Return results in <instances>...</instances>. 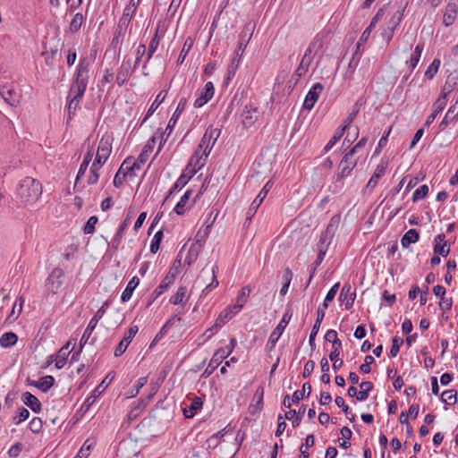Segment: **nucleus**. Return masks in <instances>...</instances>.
<instances>
[{
    "mask_svg": "<svg viewBox=\"0 0 458 458\" xmlns=\"http://www.w3.org/2000/svg\"><path fill=\"white\" fill-rule=\"evenodd\" d=\"M89 62L87 57H81L77 65L73 80L67 97V110L69 119L72 118L81 102L89 82Z\"/></svg>",
    "mask_w": 458,
    "mask_h": 458,
    "instance_id": "f257e3e1",
    "label": "nucleus"
},
{
    "mask_svg": "<svg viewBox=\"0 0 458 458\" xmlns=\"http://www.w3.org/2000/svg\"><path fill=\"white\" fill-rule=\"evenodd\" d=\"M157 140L160 141L157 150L158 153L161 150L165 141L166 140V139H164V132L160 131L159 130L148 140L137 159L127 157L123 162L121 171L125 169L126 173H136V171L140 170L142 165L147 162Z\"/></svg>",
    "mask_w": 458,
    "mask_h": 458,
    "instance_id": "f03ea898",
    "label": "nucleus"
},
{
    "mask_svg": "<svg viewBox=\"0 0 458 458\" xmlns=\"http://www.w3.org/2000/svg\"><path fill=\"white\" fill-rule=\"evenodd\" d=\"M41 194L42 185L38 180L28 176L19 182L16 197L23 206H33L39 199Z\"/></svg>",
    "mask_w": 458,
    "mask_h": 458,
    "instance_id": "7ed1b4c3",
    "label": "nucleus"
},
{
    "mask_svg": "<svg viewBox=\"0 0 458 458\" xmlns=\"http://www.w3.org/2000/svg\"><path fill=\"white\" fill-rule=\"evenodd\" d=\"M357 163L358 159L354 157V155L348 151L337 165L335 182H340L341 186H343V180L351 175V173L357 165Z\"/></svg>",
    "mask_w": 458,
    "mask_h": 458,
    "instance_id": "20e7f679",
    "label": "nucleus"
},
{
    "mask_svg": "<svg viewBox=\"0 0 458 458\" xmlns=\"http://www.w3.org/2000/svg\"><path fill=\"white\" fill-rule=\"evenodd\" d=\"M64 272L60 267L54 268L45 283V293L46 295L53 296L58 293L64 283Z\"/></svg>",
    "mask_w": 458,
    "mask_h": 458,
    "instance_id": "39448f33",
    "label": "nucleus"
},
{
    "mask_svg": "<svg viewBox=\"0 0 458 458\" xmlns=\"http://www.w3.org/2000/svg\"><path fill=\"white\" fill-rule=\"evenodd\" d=\"M0 96L10 106L16 107L21 103V91L13 84H4L0 86Z\"/></svg>",
    "mask_w": 458,
    "mask_h": 458,
    "instance_id": "423d86ee",
    "label": "nucleus"
},
{
    "mask_svg": "<svg viewBox=\"0 0 458 458\" xmlns=\"http://www.w3.org/2000/svg\"><path fill=\"white\" fill-rule=\"evenodd\" d=\"M112 143H113V137L110 134H105L102 136V138L99 140L95 161L97 163L105 164L111 152H112Z\"/></svg>",
    "mask_w": 458,
    "mask_h": 458,
    "instance_id": "0eeeda50",
    "label": "nucleus"
},
{
    "mask_svg": "<svg viewBox=\"0 0 458 458\" xmlns=\"http://www.w3.org/2000/svg\"><path fill=\"white\" fill-rule=\"evenodd\" d=\"M208 156L205 155V151L201 156H199V151H195L194 154L191 157L189 163L184 170V172L189 174V178H191L194 174H197L199 170H200L206 164Z\"/></svg>",
    "mask_w": 458,
    "mask_h": 458,
    "instance_id": "6e6552de",
    "label": "nucleus"
},
{
    "mask_svg": "<svg viewBox=\"0 0 458 458\" xmlns=\"http://www.w3.org/2000/svg\"><path fill=\"white\" fill-rule=\"evenodd\" d=\"M220 135V130L209 127L206 130L200 140V148H204L205 155L208 156L216 140Z\"/></svg>",
    "mask_w": 458,
    "mask_h": 458,
    "instance_id": "1a4fd4ad",
    "label": "nucleus"
},
{
    "mask_svg": "<svg viewBox=\"0 0 458 458\" xmlns=\"http://www.w3.org/2000/svg\"><path fill=\"white\" fill-rule=\"evenodd\" d=\"M290 318H291V315H289L288 313L284 314L281 321L279 322L277 327L272 331V333L268 338V341L267 344V349L271 350L276 346V344L277 341L279 340L280 336L282 335L284 328L288 325Z\"/></svg>",
    "mask_w": 458,
    "mask_h": 458,
    "instance_id": "9d476101",
    "label": "nucleus"
},
{
    "mask_svg": "<svg viewBox=\"0 0 458 458\" xmlns=\"http://www.w3.org/2000/svg\"><path fill=\"white\" fill-rule=\"evenodd\" d=\"M323 89L324 87L321 83H315L308 91L302 107L307 110H311L323 91Z\"/></svg>",
    "mask_w": 458,
    "mask_h": 458,
    "instance_id": "9b49d317",
    "label": "nucleus"
},
{
    "mask_svg": "<svg viewBox=\"0 0 458 458\" xmlns=\"http://www.w3.org/2000/svg\"><path fill=\"white\" fill-rule=\"evenodd\" d=\"M131 60H123L116 74V83L119 87L124 85L134 71Z\"/></svg>",
    "mask_w": 458,
    "mask_h": 458,
    "instance_id": "f8f14e48",
    "label": "nucleus"
},
{
    "mask_svg": "<svg viewBox=\"0 0 458 458\" xmlns=\"http://www.w3.org/2000/svg\"><path fill=\"white\" fill-rule=\"evenodd\" d=\"M270 188H271V182L268 181L266 183V185L262 188V190L259 191V193L258 194L256 199L250 204V206L247 211V218L248 219H250L255 215L258 208L263 202L264 199L267 197Z\"/></svg>",
    "mask_w": 458,
    "mask_h": 458,
    "instance_id": "ddd939ff",
    "label": "nucleus"
},
{
    "mask_svg": "<svg viewBox=\"0 0 458 458\" xmlns=\"http://www.w3.org/2000/svg\"><path fill=\"white\" fill-rule=\"evenodd\" d=\"M258 108L252 105H246L242 112L241 117L245 128L251 127L258 119Z\"/></svg>",
    "mask_w": 458,
    "mask_h": 458,
    "instance_id": "4468645a",
    "label": "nucleus"
},
{
    "mask_svg": "<svg viewBox=\"0 0 458 458\" xmlns=\"http://www.w3.org/2000/svg\"><path fill=\"white\" fill-rule=\"evenodd\" d=\"M139 328L137 326H131L128 331L126 332L124 337L121 340L119 344L116 346L114 350V356H121L127 349L128 345L131 342L132 338L137 334Z\"/></svg>",
    "mask_w": 458,
    "mask_h": 458,
    "instance_id": "2eb2a0df",
    "label": "nucleus"
},
{
    "mask_svg": "<svg viewBox=\"0 0 458 458\" xmlns=\"http://www.w3.org/2000/svg\"><path fill=\"white\" fill-rule=\"evenodd\" d=\"M214 92L215 89L213 83L211 81L207 82L199 96L194 101V107L199 108L203 106L213 98Z\"/></svg>",
    "mask_w": 458,
    "mask_h": 458,
    "instance_id": "dca6fc26",
    "label": "nucleus"
},
{
    "mask_svg": "<svg viewBox=\"0 0 458 458\" xmlns=\"http://www.w3.org/2000/svg\"><path fill=\"white\" fill-rule=\"evenodd\" d=\"M434 253L441 257H447L450 253V243L445 241V233H439L435 237Z\"/></svg>",
    "mask_w": 458,
    "mask_h": 458,
    "instance_id": "f3484780",
    "label": "nucleus"
},
{
    "mask_svg": "<svg viewBox=\"0 0 458 458\" xmlns=\"http://www.w3.org/2000/svg\"><path fill=\"white\" fill-rule=\"evenodd\" d=\"M388 162L385 159H381L377 165L374 174L368 182L367 188L373 189L377 185L379 179L385 174Z\"/></svg>",
    "mask_w": 458,
    "mask_h": 458,
    "instance_id": "a211bd4d",
    "label": "nucleus"
},
{
    "mask_svg": "<svg viewBox=\"0 0 458 458\" xmlns=\"http://www.w3.org/2000/svg\"><path fill=\"white\" fill-rule=\"evenodd\" d=\"M457 12H458V1H455V0L450 1L446 5L445 12L444 13L443 21L445 26H450L454 22Z\"/></svg>",
    "mask_w": 458,
    "mask_h": 458,
    "instance_id": "6ab92c4d",
    "label": "nucleus"
},
{
    "mask_svg": "<svg viewBox=\"0 0 458 458\" xmlns=\"http://www.w3.org/2000/svg\"><path fill=\"white\" fill-rule=\"evenodd\" d=\"M202 405L203 402L201 398L197 396L194 397L191 399L190 404L184 403V406L182 407L183 416L187 419L193 418L197 411L202 408Z\"/></svg>",
    "mask_w": 458,
    "mask_h": 458,
    "instance_id": "aec40b11",
    "label": "nucleus"
},
{
    "mask_svg": "<svg viewBox=\"0 0 458 458\" xmlns=\"http://www.w3.org/2000/svg\"><path fill=\"white\" fill-rule=\"evenodd\" d=\"M325 314H326L325 310L323 309H321V307H318V310H317V318L315 320V323L312 327V329H311V332H310V337H309V344L312 349H314L316 346L315 337L317 336V335L318 333L321 322L325 318Z\"/></svg>",
    "mask_w": 458,
    "mask_h": 458,
    "instance_id": "412c9836",
    "label": "nucleus"
},
{
    "mask_svg": "<svg viewBox=\"0 0 458 458\" xmlns=\"http://www.w3.org/2000/svg\"><path fill=\"white\" fill-rule=\"evenodd\" d=\"M175 279V273L170 270L166 276L163 278L160 284L153 292L154 298L157 299L162 293H164L171 284H174Z\"/></svg>",
    "mask_w": 458,
    "mask_h": 458,
    "instance_id": "4be33fe9",
    "label": "nucleus"
},
{
    "mask_svg": "<svg viewBox=\"0 0 458 458\" xmlns=\"http://www.w3.org/2000/svg\"><path fill=\"white\" fill-rule=\"evenodd\" d=\"M163 34H164V32L160 31V28L158 26L157 28V30H156L154 37L151 38V40L149 42L148 50V53H147V57H146V60L144 62V67H146L147 64L152 58L153 54L157 51V49L158 47V45H159V42H160V38H161Z\"/></svg>",
    "mask_w": 458,
    "mask_h": 458,
    "instance_id": "5701e85b",
    "label": "nucleus"
},
{
    "mask_svg": "<svg viewBox=\"0 0 458 458\" xmlns=\"http://www.w3.org/2000/svg\"><path fill=\"white\" fill-rule=\"evenodd\" d=\"M71 352L70 350V342H68L65 345H64L58 352L54 356L55 357V365L57 369H62L65 366L67 362L68 356Z\"/></svg>",
    "mask_w": 458,
    "mask_h": 458,
    "instance_id": "b1692460",
    "label": "nucleus"
},
{
    "mask_svg": "<svg viewBox=\"0 0 458 458\" xmlns=\"http://www.w3.org/2000/svg\"><path fill=\"white\" fill-rule=\"evenodd\" d=\"M351 285L349 284H344L341 293H340V301H343L344 302V306L346 310H349L352 307L354 300L356 298L355 293H351Z\"/></svg>",
    "mask_w": 458,
    "mask_h": 458,
    "instance_id": "393cba45",
    "label": "nucleus"
},
{
    "mask_svg": "<svg viewBox=\"0 0 458 458\" xmlns=\"http://www.w3.org/2000/svg\"><path fill=\"white\" fill-rule=\"evenodd\" d=\"M238 311L233 310V307H227L225 309L219 316L216 318L215 321V327L216 329L221 328L225 323H227L230 319H232Z\"/></svg>",
    "mask_w": 458,
    "mask_h": 458,
    "instance_id": "a878e982",
    "label": "nucleus"
},
{
    "mask_svg": "<svg viewBox=\"0 0 458 458\" xmlns=\"http://www.w3.org/2000/svg\"><path fill=\"white\" fill-rule=\"evenodd\" d=\"M185 102H186L185 99L180 100L174 113L173 114L172 117L170 118L168 124L165 128V132H167V136H169L172 133L174 127L175 126L182 112L184 109Z\"/></svg>",
    "mask_w": 458,
    "mask_h": 458,
    "instance_id": "bb28decb",
    "label": "nucleus"
},
{
    "mask_svg": "<svg viewBox=\"0 0 458 458\" xmlns=\"http://www.w3.org/2000/svg\"><path fill=\"white\" fill-rule=\"evenodd\" d=\"M21 400L26 406L32 410V411L37 413L40 411L41 403L39 400L30 392L23 393L21 395Z\"/></svg>",
    "mask_w": 458,
    "mask_h": 458,
    "instance_id": "cd10ccee",
    "label": "nucleus"
},
{
    "mask_svg": "<svg viewBox=\"0 0 458 458\" xmlns=\"http://www.w3.org/2000/svg\"><path fill=\"white\" fill-rule=\"evenodd\" d=\"M190 298L186 286H180L174 295L170 298V303L184 306Z\"/></svg>",
    "mask_w": 458,
    "mask_h": 458,
    "instance_id": "c85d7f7f",
    "label": "nucleus"
},
{
    "mask_svg": "<svg viewBox=\"0 0 458 458\" xmlns=\"http://www.w3.org/2000/svg\"><path fill=\"white\" fill-rule=\"evenodd\" d=\"M136 11H137L136 8H133L131 5L127 4L124 7L123 15L119 20L118 28L119 29H123V28L126 29L129 26L132 17L135 15Z\"/></svg>",
    "mask_w": 458,
    "mask_h": 458,
    "instance_id": "c756f323",
    "label": "nucleus"
},
{
    "mask_svg": "<svg viewBox=\"0 0 458 458\" xmlns=\"http://www.w3.org/2000/svg\"><path fill=\"white\" fill-rule=\"evenodd\" d=\"M446 104L445 95L438 98L437 100L434 103V111L433 113L428 116L426 121V125L431 124L437 116L443 111Z\"/></svg>",
    "mask_w": 458,
    "mask_h": 458,
    "instance_id": "7c9ffc66",
    "label": "nucleus"
},
{
    "mask_svg": "<svg viewBox=\"0 0 458 458\" xmlns=\"http://www.w3.org/2000/svg\"><path fill=\"white\" fill-rule=\"evenodd\" d=\"M423 49H424V44L423 43L418 44L415 47L413 52L411 53L410 59L406 61V64L411 72L416 68V66L420 59Z\"/></svg>",
    "mask_w": 458,
    "mask_h": 458,
    "instance_id": "2f4dec72",
    "label": "nucleus"
},
{
    "mask_svg": "<svg viewBox=\"0 0 458 458\" xmlns=\"http://www.w3.org/2000/svg\"><path fill=\"white\" fill-rule=\"evenodd\" d=\"M263 397H264V388L263 386H259L256 389V392L254 394L252 402H255L254 403H251L250 406V410L251 413H255L258 411H260L262 409L263 404Z\"/></svg>",
    "mask_w": 458,
    "mask_h": 458,
    "instance_id": "473e14b6",
    "label": "nucleus"
},
{
    "mask_svg": "<svg viewBox=\"0 0 458 458\" xmlns=\"http://www.w3.org/2000/svg\"><path fill=\"white\" fill-rule=\"evenodd\" d=\"M193 191L191 190H187L185 193L181 197L180 200L174 207V212L181 216L183 215L188 208L189 200L192 195Z\"/></svg>",
    "mask_w": 458,
    "mask_h": 458,
    "instance_id": "72a5a7b5",
    "label": "nucleus"
},
{
    "mask_svg": "<svg viewBox=\"0 0 458 458\" xmlns=\"http://www.w3.org/2000/svg\"><path fill=\"white\" fill-rule=\"evenodd\" d=\"M251 292V289L250 286H244L242 287L240 292H239V294L236 298V302L235 304L233 305V310H235L236 311H240L242 307L244 306V304L247 302V300L249 298V295Z\"/></svg>",
    "mask_w": 458,
    "mask_h": 458,
    "instance_id": "f704fd0d",
    "label": "nucleus"
},
{
    "mask_svg": "<svg viewBox=\"0 0 458 458\" xmlns=\"http://www.w3.org/2000/svg\"><path fill=\"white\" fill-rule=\"evenodd\" d=\"M140 279L137 276H133L128 283L126 288L123 290L121 295V301L122 302L128 301L135 288L139 285Z\"/></svg>",
    "mask_w": 458,
    "mask_h": 458,
    "instance_id": "c9c22d12",
    "label": "nucleus"
},
{
    "mask_svg": "<svg viewBox=\"0 0 458 458\" xmlns=\"http://www.w3.org/2000/svg\"><path fill=\"white\" fill-rule=\"evenodd\" d=\"M23 303H24V298L22 296H20L16 300V301L13 303L12 310H11L9 316L6 318V320L9 323H12V322L15 321L19 318V316H20V314L21 313V310H22Z\"/></svg>",
    "mask_w": 458,
    "mask_h": 458,
    "instance_id": "e433bc0d",
    "label": "nucleus"
},
{
    "mask_svg": "<svg viewBox=\"0 0 458 458\" xmlns=\"http://www.w3.org/2000/svg\"><path fill=\"white\" fill-rule=\"evenodd\" d=\"M167 92L166 90H161L157 96L156 97L155 100L149 106L147 114L145 118L143 119L142 123H144L149 116H151L154 112L157 109V107L161 105V103L164 102L165 98H166Z\"/></svg>",
    "mask_w": 458,
    "mask_h": 458,
    "instance_id": "4c0bfd02",
    "label": "nucleus"
},
{
    "mask_svg": "<svg viewBox=\"0 0 458 458\" xmlns=\"http://www.w3.org/2000/svg\"><path fill=\"white\" fill-rule=\"evenodd\" d=\"M419 239V233L415 229H410L403 236L401 244L403 248H408L410 244L417 242Z\"/></svg>",
    "mask_w": 458,
    "mask_h": 458,
    "instance_id": "58836bf2",
    "label": "nucleus"
},
{
    "mask_svg": "<svg viewBox=\"0 0 458 458\" xmlns=\"http://www.w3.org/2000/svg\"><path fill=\"white\" fill-rule=\"evenodd\" d=\"M104 165V164L97 163V161H93L90 170H89V175L88 177L87 182L89 185H94L98 182L99 179V170Z\"/></svg>",
    "mask_w": 458,
    "mask_h": 458,
    "instance_id": "ea45409f",
    "label": "nucleus"
},
{
    "mask_svg": "<svg viewBox=\"0 0 458 458\" xmlns=\"http://www.w3.org/2000/svg\"><path fill=\"white\" fill-rule=\"evenodd\" d=\"M340 221H341L340 215H335V216H332L327 226V229L325 230V232L323 233L333 238L338 226H339Z\"/></svg>",
    "mask_w": 458,
    "mask_h": 458,
    "instance_id": "a19ab883",
    "label": "nucleus"
},
{
    "mask_svg": "<svg viewBox=\"0 0 458 458\" xmlns=\"http://www.w3.org/2000/svg\"><path fill=\"white\" fill-rule=\"evenodd\" d=\"M121 170H122V165L120 166L118 172L114 175V178L113 181L114 186L116 188H120L123 185V183L127 176H129L131 178H133L136 176V173H134V172L126 173L125 169L123 171H121Z\"/></svg>",
    "mask_w": 458,
    "mask_h": 458,
    "instance_id": "79ce46f5",
    "label": "nucleus"
},
{
    "mask_svg": "<svg viewBox=\"0 0 458 458\" xmlns=\"http://www.w3.org/2000/svg\"><path fill=\"white\" fill-rule=\"evenodd\" d=\"M458 86V73H451L444 85L443 91L444 95L451 93Z\"/></svg>",
    "mask_w": 458,
    "mask_h": 458,
    "instance_id": "37998d69",
    "label": "nucleus"
},
{
    "mask_svg": "<svg viewBox=\"0 0 458 458\" xmlns=\"http://www.w3.org/2000/svg\"><path fill=\"white\" fill-rule=\"evenodd\" d=\"M360 391L357 394L358 401H365L369 397V392L373 389V384L369 381H362L360 384Z\"/></svg>",
    "mask_w": 458,
    "mask_h": 458,
    "instance_id": "c03bdc74",
    "label": "nucleus"
},
{
    "mask_svg": "<svg viewBox=\"0 0 458 458\" xmlns=\"http://www.w3.org/2000/svg\"><path fill=\"white\" fill-rule=\"evenodd\" d=\"M18 336L13 332H7L1 335L0 345L4 348H8L17 343Z\"/></svg>",
    "mask_w": 458,
    "mask_h": 458,
    "instance_id": "a18cd8bd",
    "label": "nucleus"
},
{
    "mask_svg": "<svg viewBox=\"0 0 458 458\" xmlns=\"http://www.w3.org/2000/svg\"><path fill=\"white\" fill-rule=\"evenodd\" d=\"M311 393V386L310 383H304L301 390H297L292 396V402L293 403H299L306 394L308 397Z\"/></svg>",
    "mask_w": 458,
    "mask_h": 458,
    "instance_id": "49530a36",
    "label": "nucleus"
},
{
    "mask_svg": "<svg viewBox=\"0 0 458 458\" xmlns=\"http://www.w3.org/2000/svg\"><path fill=\"white\" fill-rule=\"evenodd\" d=\"M232 352V350H225V348H219L213 355L210 364H214L216 368L224 359L227 358Z\"/></svg>",
    "mask_w": 458,
    "mask_h": 458,
    "instance_id": "de8ad7c7",
    "label": "nucleus"
},
{
    "mask_svg": "<svg viewBox=\"0 0 458 458\" xmlns=\"http://www.w3.org/2000/svg\"><path fill=\"white\" fill-rule=\"evenodd\" d=\"M201 247V243H195L191 246V248L188 250L187 256L185 257L184 262L191 266L198 258L199 251Z\"/></svg>",
    "mask_w": 458,
    "mask_h": 458,
    "instance_id": "09e8293b",
    "label": "nucleus"
},
{
    "mask_svg": "<svg viewBox=\"0 0 458 458\" xmlns=\"http://www.w3.org/2000/svg\"><path fill=\"white\" fill-rule=\"evenodd\" d=\"M92 157H93V151L91 149L88 150V152L84 156L83 161L81 164V166L79 168L76 181L80 180L85 174L87 168L92 159Z\"/></svg>",
    "mask_w": 458,
    "mask_h": 458,
    "instance_id": "8fccbe9b",
    "label": "nucleus"
},
{
    "mask_svg": "<svg viewBox=\"0 0 458 458\" xmlns=\"http://www.w3.org/2000/svg\"><path fill=\"white\" fill-rule=\"evenodd\" d=\"M55 378L52 376H45L39 378L37 382L36 386L42 392H47L54 385Z\"/></svg>",
    "mask_w": 458,
    "mask_h": 458,
    "instance_id": "3c124183",
    "label": "nucleus"
},
{
    "mask_svg": "<svg viewBox=\"0 0 458 458\" xmlns=\"http://www.w3.org/2000/svg\"><path fill=\"white\" fill-rule=\"evenodd\" d=\"M218 271L217 266H214L211 269L212 274V281L210 284H208L202 291L200 294V298H203L206 296V294L212 291L213 289L216 288L218 286V280L216 279V273Z\"/></svg>",
    "mask_w": 458,
    "mask_h": 458,
    "instance_id": "603ef678",
    "label": "nucleus"
},
{
    "mask_svg": "<svg viewBox=\"0 0 458 458\" xmlns=\"http://www.w3.org/2000/svg\"><path fill=\"white\" fill-rule=\"evenodd\" d=\"M326 35L318 34L310 43L309 47L314 51V55L318 53L324 47Z\"/></svg>",
    "mask_w": 458,
    "mask_h": 458,
    "instance_id": "864d4df0",
    "label": "nucleus"
},
{
    "mask_svg": "<svg viewBox=\"0 0 458 458\" xmlns=\"http://www.w3.org/2000/svg\"><path fill=\"white\" fill-rule=\"evenodd\" d=\"M250 25H247L244 29V30L242 31V36H241V40L239 42V45H238V48H237V52H236V55H242L247 44H248V41L250 40V37H251V33H250V36L248 38V39L245 41V37L247 36V33L253 30V28H249Z\"/></svg>",
    "mask_w": 458,
    "mask_h": 458,
    "instance_id": "5fc2aeb1",
    "label": "nucleus"
},
{
    "mask_svg": "<svg viewBox=\"0 0 458 458\" xmlns=\"http://www.w3.org/2000/svg\"><path fill=\"white\" fill-rule=\"evenodd\" d=\"M332 239L333 238L322 233L319 242L317 245L318 253L321 254V252H323V255H326Z\"/></svg>",
    "mask_w": 458,
    "mask_h": 458,
    "instance_id": "6e6d98bb",
    "label": "nucleus"
},
{
    "mask_svg": "<svg viewBox=\"0 0 458 458\" xmlns=\"http://www.w3.org/2000/svg\"><path fill=\"white\" fill-rule=\"evenodd\" d=\"M344 131H345L344 127H339L334 133L333 137L329 140L327 144L325 146L324 151L327 152V151L330 150L335 145V143L338 140H340V139L343 137Z\"/></svg>",
    "mask_w": 458,
    "mask_h": 458,
    "instance_id": "4d7b16f0",
    "label": "nucleus"
},
{
    "mask_svg": "<svg viewBox=\"0 0 458 458\" xmlns=\"http://www.w3.org/2000/svg\"><path fill=\"white\" fill-rule=\"evenodd\" d=\"M340 283L335 284L331 289L327 292L326 298L322 303L321 309L324 310L328 307V303L334 300L338 290H339Z\"/></svg>",
    "mask_w": 458,
    "mask_h": 458,
    "instance_id": "13d9d810",
    "label": "nucleus"
},
{
    "mask_svg": "<svg viewBox=\"0 0 458 458\" xmlns=\"http://www.w3.org/2000/svg\"><path fill=\"white\" fill-rule=\"evenodd\" d=\"M96 327L97 324H95V321L92 322L91 320H89L88 327H86L80 341V351H81L83 345L88 342Z\"/></svg>",
    "mask_w": 458,
    "mask_h": 458,
    "instance_id": "bf43d9fd",
    "label": "nucleus"
},
{
    "mask_svg": "<svg viewBox=\"0 0 458 458\" xmlns=\"http://www.w3.org/2000/svg\"><path fill=\"white\" fill-rule=\"evenodd\" d=\"M440 60L434 59L433 62L429 64L428 69L425 72V77L428 80H432L434 76L437 74L439 67H440Z\"/></svg>",
    "mask_w": 458,
    "mask_h": 458,
    "instance_id": "052dcab7",
    "label": "nucleus"
},
{
    "mask_svg": "<svg viewBox=\"0 0 458 458\" xmlns=\"http://www.w3.org/2000/svg\"><path fill=\"white\" fill-rule=\"evenodd\" d=\"M191 178H189V174H187L185 172L184 174H182L175 182V183L174 184L173 188L169 191V193H168V196L166 198H168L174 191L178 190V189H182V187H184L187 182H189Z\"/></svg>",
    "mask_w": 458,
    "mask_h": 458,
    "instance_id": "680f3d73",
    "label": "nucleus"
},
{
    "mask_svg": "<svg viewBox=\"0 0 458 458\" xmlns=\"http://www.w3.org/2000/svg\"><path fill=\"white\" fill-rule=\"evenodd\" d=\"M163 238V231L159 230L157 231L155 235L153 236L151 242H150V251L151 253H157L160 247V242Z\"/></svg>",
    "mask_w": 458,
    "mask_h": 458,
    "instance_id": "e2e57ef3",
    "label": "nucleus"
},
{
    "mask_svg": "<svg viewBox=\"0 0 458 458\" xmlns=\"http://www.w3.org/2000/svg\"><path fill=\"white\" fill-rule=\"evenodd\" d=\"M442 400L444 403L454 405L457 401L456 390H447L442 393Z\"/></svg>",
    "mask_w": 458,
    "mask_h": 458,
    "instance_id": "0e129e2a",
    "label": "nucleus"
},
{
    "mask_svg": "<svg viewBox=\"0 0 458 458\" xmlns=\"http://www.w3.org/2000/svg\"><path fill=\"white\" fill-rule=\"evenodd\" d=\"M83 21H84L83 15L81 13H76L73 16V18H72V21L70 23V30L72 32L78 31L81 29Z\"/></svg>",
    "mask_w": 458,
    "mask_h": 458,
    "instance_id": "69168bd1",
    "label": "nucleus"
},
{
    "mask_svg": "<svg viewBox=\"0 0 458 458\" xmlns=\"http://www.w3.org/2000/svg\"><path fill=\"white\" fill-rule=\"evenodd\" d=\"M30 416V411L24 408L20 407L18 409L17 415L13 418V421L15 425L21 424L22 421L26 420Z\"/></svg>",
    "mask_w": 458,
    "mask_h": 458,
    "instance_id": "338daca9",
    "label": "nucleus"
},
{
    "mask_svg": "<svg viewBox=\"0 0 458 458\" xmlns=\"http://www.w3.org/2000/svg\"><path fill=\"white\" fill-rule=\"evenodd\" d=\"M428 193V187L424 184L420 186L412 194V201L417 202L424 199Z\"/></svg>",
    "mask_w": 458,
    "mask_h": 458,
    "instance_id": "774afa93",
    "label": "nucleus"
}]
</instances>
